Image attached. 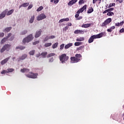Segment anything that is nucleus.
I'll list each match as a JSON object with an SVG mask.
<instances>
[{
	"label": "nucleus",
	"instance_id": "obj_1",
	"mask_svg": "<svg viewBox=\"0 0 124 124\" xmlns=\"http://www.w3.org/2000/svg\"><path fill=\"white\" fill-rule=\"evenodd\" d=\"M81 59H82V55L80 54H77L75 57H71L70 58V60L73 63L79 62L81 61Z\"/></svg>",
	"mask_w": 124,
	"mask_h": 124
},
{
	"label": "nucleus",
	"instance_id": "obj_2",
	"mask_svg": "<svg viewBox=\"0 0 124 124\" xmlns=\"http://www.w3.org/2000/svg\"><path fill=\"white\" fill-rule=\"evenodd\" d=\"M104 34L103 32H101L96 35H93L91 36V37L88 40V43H92L93 42L94 39H96L97 38H101L103 36Z\"/></svg>",
	"mask_w": 124,
	"mask_h": 124
},
{
	"label": "nucleus",
	"instance_id": "obj_3",
	"mask_svg": "<svg viewBox=\"0 0 124 124\" xmlns=\"http://www.w3.org/2000/svg\"><path fill=\"white\" fill-rule=\"evenodd\" d=\"M69 57L66 54L63 53L59 56V60L62 63H65L68 61Z\"/></svg>",
	"mask_w": 124,
	"mask_h": 124
},
{
	"label": "nucleus",
	"instance_id": "obj_4",
	"mask_svg": "<svg viewBox=\"0 0 124 124\" xmlns=\"http://www.w3.org/2000/svg\"><path fill=\"white\" fill-rule=\"evenodd\" d=\"M33 40V36H32V34H30L27 37L24 38L22 42L23 44H26V43H29V42H31V40Z\"/></svg>",
	"mask_w": 124,
	"mask_h": 124
},
{
	"label": "nucleus",
	"instance_id": "obj_5",
	"mask_svg": "<svg viewBox=\"0 0 124 124\" xmlns=\"http://www.w3.org/2000/svg\"><path fill=\"white\" fill-rule=\"evenodd\" d=\"M25 76L27 78H31V79H36L38 76V73H33L32 72H29V74H26Z\"/></svg>",
	"mask_w": 124,
	"mask_h": 124
},
{
	"label": "nucleus",
	"instance_id": "obj_6",
	"mask_svg": "<svg viewBox=\"0 0 124 124\" xmlns=\"http://www.w3.org/2000/svg\"><path fill=\"white\" fill-rule=\"evenodd\" d=\"M11 49V45L5 44L0 49V53H3L4 51H9Z\"/></svg>",
	"mask_w": 124,
	"mask_h": 124
},
{
	"label": "nucleus",
	"instance_id": "obj_7",
	"mask_svg": "<svg viewBox=\"0 0 124 124\" xmlns=\"http://www.w3.org/2000/svg\"><path fill=\"white\" fill-rule=\"evenodd\" d=\"M112 22V18H108L101 25V27H106L108 24H110V22Z\"/></svg>",
	"mask_w": 124,
	"mask_h": 124
},
{
	"label": "nucleus",
	"instance_id": "obj_8",
	"mask_svg": "<svg viewBox=\"0 0 124 124\" xmlns=\"http://www.w3.org/2000/svg\"><path fill=\"white\" fill-rule=\"evenodd\" d=\"M46 15L44 14H41L39 16L36 17V19L37 21H41L43 20V19H46Z\"/></svg>",
	"mask_w": 124,
	"mask_h": 124
},
{
	"label": "nucleus",
	"instance_id": "obj_9",
	"mask_svg": "<svg viewBox=\"0 0 124 124\" xmlns=\"http://www.w3.org/2000/svg\"><path fill=\"white\" fill-rule=\"evenodd\" d=\"M7 11H8V9H6L1 13L0 15V19H3V18L5 17L6 13H7Z\"/></svg>",
	"mask_w": 124,
	"mask_h": 124
},
{
	"label": "nucleus",
	"instance_id": "obj_10",
	"mask_svg": "<svg viewBox=\"0 0 124 124\" xmlns=\"http://www.w3.org/2000/svg\"><path fill=\"white\" fill-rule=\"evenodd\" d=\"M87 9V5H84L82 8L79 9L77 12V13H83L84 11Z\"/></svg>",
	"mask_w": 124,
	"mask_h": 124
},
{
	"label": "nucleus",
	"instance_id": "obj_11",
	"mask_svg": "<svg viewBox=\"0 0 124 124\" xmlns=\"http://www.w3.org/2000/svg\"><path fill=\"white\" fill-rule=\"evenodd\" d=\"M85 31L84 30H77L74 31L75 34H84Z\"/></svg>",
	"mask_w": 124,
	"mask_h": 124
},
{
	"label": "nucleus",
	"instance_id": "obj_12",
	"mask_svg": "<svg viewBox=\"0 0 124 124\" xmlns=\"http://www.w3.org/2000/svg\"><path fill=\"white\" fill-rule=\"evenodd\" d=\"M10 59V57H8L5 58L3 60H2L0 62V64H1V65H3V64H5V63H6V62H8Z\"/></svg>",
	"mask_w": 124,
	"mask_h": 124
},
{
	"label": "nucleus",
	"instance_id": "obj_13",
	"mask_svg": "<svg viewBox=\"0 0 124 124\" xmlns=\"http://www.w3.org/2000/svg\"><path fill=\"white\" fill-rule=\"evenodd\" d=\"M28 57V55L26 54H23L21 57H19V61H24Z\"/></svg>",
	"mask_w": 124,
	"mask_h": 124
},
{
	"label": "nucleus",
	"instance_id": "obj_14",
	"mask_svg": "<svg viewBox=\"0 0 124 124\" xmlns=\"http://www.w3.org/2000/svg\"><path fill=\"white\" fill-rule=\"evenodd\" d=\"M77 0H72L69 1V2L68 3V5H69V6H71V5H73L74 3H76V2H77Z\"/></svg>",
	"mask_w": 124,
	"mask_h": 124
},
{
	"label": "nucleus",
	"instance_id": "obj_15",
	"mask_svg": "<svg viewBox=\"0 0 124 124\" xmlns=\"http://www.w3.org/2000/svg\"><path fill=\"white\" fill-rule=\"evenodd\" d=\"M41 35V31H36L35 35V38H38L39 36Z\"/></svg>",
	"mask_w": 124,
	"mask_h": 124
},
{
	"label": "nucleus",
	"instance_id": "obj_16",
	"mask_svg": "<svg viewBox=\"0 0 124 124\" xmlns=\"http://www.w3.org/2000/svg\"><path fill=\"white\" fill-rule=\"evenodd\" d=\"M21 72H22V73H25V72H30V69H28V68H24L23 69H21L20 70Z\"/></svg>",
	"mask_w": 124,
	"mask_h": 124
},
{
	"label": "nucleus",
	"instance_id": "obj_17",
	"mask_svg": "<svg viewBox=\"0 0 124 124\" xmlns=\"http://www.w3.org/2000/svg\"><path fill=\"white\" fill-rule=\"evenodd\" d=\"M85 40V37H80L79 38H77L76 39V41L80 42L81 41H84Z\"/></svg>",
	"mask_w": 124,
	"mask_h": 124
},
{
	"label": "nucleus",
	"instance_id": "obj_18",
	"mask_svg": "<svg viewBox=\"0 0 124 124\" xmlns=\"http://www.w3.org/2000/svg\"><path fill=\"white\" fill-rule=\"evenodd\" d=\"M68 21H69V18H63L59 20V23H62V22H68Z\"/></svg>",
	"mask_w": 124,
	"mask_h": 124
},
{
	"label": "nucleus",
	"instance_id": "obj_19",
	"mask_svg": "<svg viewBox=\"0 0 124 124\" xmlns=\"http://www.w3.org/2000/svg\"><path fill=\"white\" fill-rule=\"evenodd\" d=\"M16 49H19V50H24V49H26V47L24 46H17L16 47Z\"/></svg>",
	"mask_w": 124,
	"mask_h": 124
},
{
	"label": "nucleus",
	"instance_id": "obj_20",
	"mask_svg": "<svg viewBox=\"0 0 124 124\" xmlns=\"http://www.w3.org/2000/svg\"><path fill=\"white\" fill-rule=\"evenodd\" d=\"M14 12V10L12 9L10 11H7V13L6 14L7 16H9V15H11Z\"/></svg>",
	"mask_w": 124,
	"mask_h": 124
},
{
	"label": "nucleus",
	"instance_id": "obj_21",
	"mask_svg": "<svg viewBox=\"0 0 124 124\" xmlns=\"http://www.w3.org/2000/svg\"><path fill=\"white\" fill-rule=\"evenodd\" d=\"M92 12H93V8L92 7H90L88 9V11H87V13L88 14H90L92 13Z\"/></svg>",
	"mask_w": 124,
	"mask_h": 124
},
{
	"label": "nucleus",
	"instance_id": "obj_22",
	"mask_svg": "<svg viewBox=\"0 0 124 124\" xmlns=\"http://www.w3.org/2000/svg\"><path fill=\"white\" fill-rule=\"evenodd\" d=\"M34 21V16H31V18L30 19L29 22L30 24H32L33 23V21Z\"/></svg>",
	"mask_w": 124,
	"mask_h": 124
},
{
	"label": "nucleus",
	"instance_id": "obj_23",
	"mask_svg": "<svg viewBox=\"0 0 124 124\" xmlns=\"http://www.w3.org/2000/svg\"><path fill=\"white\" fill-rule=\"evenodd\" d=\"M115 26H112L109 29H107V31H108V32H111L112 31V30H115Z\"/></svg>",
	"mask_w": 124,
	"mask_h": 124
},
{
	"label": "nucleus",
	"instance_id": "obj_24",
	"mask_svg": "<svg viewBox=\"0 0 124 124\" xmlns=\"http://www.w3.org/2000/svg\"><path fill=\"white\" fill-rule=\"evenodd\" d=\"M91 27V24H86L81 25L82 28H90Z\"/></svg>",
	"mask_w": 124,
	"mask_h": 124
},
{
	"label": "nucleus",
	"instance_id": "obj_25",
	"mask_svg": "<svg viewBox=\"0 0 124 124\" xmlns=\"http://www.w3.org/2000/svg\"><path fill=\"white\" fill-rule=\"evenodd\" d=\"M12 29V27H7V28H6L4 29V31H6V32H9V31H11Z\"/></svg>",
	"mask_w": 124,
	"mask_h": 124
},
{
	"label": "nucleus",
	"instance_id": "obj_26",
	"mask_svg": "<svg viewBox=\"0 0 124 124\" xmlns=\"http://www.w3.org/2000/svg\"><path fill=\"white\" fill-rule=\"evenodd\" d=\"M48 53L47 52H43L41 54V56H42L43 58H46Z\"/></svg>",
	"mask_w": 124,
	"mask_h": 124
},
{
	"label": "nucleus",
	"instance_id": "obj_27",
	"mask_svg": "<svg viewBox=\"0 0 124 124\" xmlns=\"http://www.w3.org/2000/svg\"><path fill=\"white\" fill-rule=\"evenodd\" d=\"M7 40V38H6V37L3 38L0 42V44H4V43H5V42H6Z\"/></svg>",
	"mask_w": 124,
	"mask_h": 124
},
{
	"label": "nucleus",
	"instance_id": "obj_28",
	"mask_svg": "<svg viewBox=\"0 0 124 124\" xmlns=\"http://www.w3.org/2000/svg\"><path fill=\"white\" fill-rule=\"evenodd\" d=\"M72 46V43H69L65 46V49H68L70 47Z\"/></svg>",
	"mask_w": 124,
	"mask_h": 124
},
{
	"label": "nucleus",
	"instance_id": "obj_29",
	"mask_svg": "<svg viewBox=\"0 0 124 124\" xmlns=\"http://www.w3.org/2000/svg\"><path fill=\"white\" fill-rule=\"evenodd\" d=\"M58 45H59V43H55L54 44L52 45V48L55 49V48H57V47H58Z\"/></svg>",
	"mask_w": 124,
	"mask_h": 124
},
{
	"label": "nucleus",
	"instance_id": "obj_30",
	"mask_svg": "<svg viewBox=\"0 0 124 124\" xmlns=\"http://www.w3.org/2000/svg\"><path fill=\"white\" fill-rule=\"evenodd\" d=\"M54 56H56V54L51 53L47 55V58H51V57H54Z\"/></svg>",
	"mask_w": 124,
	"mask_h": 124
},
{
	"label": "nucleus",
	"instance_id": "obj_31",
	"mask_svg": "<svg viewBox=\"0 0 124 124\" xmlns=\"http://www.w3.org/2000/svg\"><path fill=\"white\" fill-rule=\"evenodd\" d=\"M7 70V73H9L13 72V71H14V69H13V68H8Z\"/></svg>",
	"mask_w": 124,
	"mask_h": 124
},
{
	"label": "nucleus",
	"instance_id": "obj_32",
	"mask_svg": "<svg viewBox=\"0 0 124 124\" xmlns=\"http://www.w3.org/2000/svg\"><path fill=\"white\" fill-rule=\"evenodd\" d=\"M44 46L46 47H50V46H52V43H46L45 44Z\"/></svg>",
	"mask_w": 124,
	"mask_h": 124
},
{
	"label": "nucleus",
	"instance_id": "obj_33",
	"mask_svg": "<svg viewBox=\"0 0 124 124\" xmlns=\"http://www.w3.org/2000/svg\"><path fill=\"white\" fill-rule=\"evenodd\" d=\"M28 32V30H24L20 33L21 35H25Z\"/></svg>",
	"mask_w": 124,
	"mask_h": 124
},
{
	"label": "nucleus",
	"instance_id": "obj_34",
	"mask_svg": "<svg viewBox=\"0 0 124 124\" xmlns=\"http://www.w3.org/2000/svg\"><path fill=\"white\" fill-rule=\"evenodd\" d=\"M84 47L85 46H80L77 48V50L80 51L81 50H83V49H84Z\"/></svg>",
	"mask_w": 124,
	"mask_h": 124
},
{
	"label": "nucleus",
	"instance_id": "obj_35",
	"mask_svg": "<svg viewBox=\"0 0 124 124\" xmlns=\"http://www.w3.org/2000/svg\"><path fill=\"white\" fill-rule=\"evenodd\" d=\"M34 53H35V50H32L29 52V54L30 56H33L34 55Z\"/></svg>",
	"mask_w": 124,
	"mask_h": 124
},
{
	"label": "nucleus",
	"instance_id": "obj_36",
	"mask_svg": "<svg viewBox=\"0 0 124 124\" xmlns=\"http://www.w3.org/2000/svg\"><path fill=\"white\" fill-rule=\"evenodd\" d=\"M75 46H80V45H82V42H76L74 44Z\"/></svg>",
	"mask_w": 124,
	"mask_h": 124
},
{
	"label": "nucleus",
	"instance_id": "obj_37",
	"mask_svg": "<svg viewBox=\"0 0 124 124\" xmlns=\"http://www.w3.org/2000/svg\"><path fill=\"white\" fill-rule=\"evenodd\" d=\"M42 9H43V6H41L36 10V11L37 12H39V11H41V10H42Z\"/></svg>",
	"mask_w": 124,
	"mask_h": 124
},
{
	"label": "nucleus",
	"instance_id": "obj_38",
	"mask_svg": "<svg viewBox=\"0 0 124 124\" xmlns=\"http://www.w3.org/2000/svg\"><path fill=\"white\" fill-rule=\"evenodd\" d=\"M108 16H113L114 13L112 12H108L107 14Z\"/></svg>",
	"mask_w": 124,
	"mask_h": 124
},
{
	"label": "nucleus",
	"instance_id": "obj_39",
	"mask_svg": "<svg viewBox=\"0 0 124 124\" xmlns=\"http://www.w3.org/2000/svg\"><path fill=\"white\" fill-rule=\"evenodd\" d=\"M29 3H23L22 4L23 7H27V6H29Z\"/></svg>",
	"mask_w": 124,
	"mask_h": 124
},
{
	"label": "nucleus",
	"instance_id": "obj_40",
	"mask_svg": "<svg viewBox=\"0 0 124 124\" xmlns=\"http://www.w3.org/2000/svg\"><path fill=\"white\" fill-rule=\"evenodd\" d=\"M115 5H116V3H110L108 5V8H110V7H112V6H115Z\"/></svg>",
	"mask_w": 124,
	"mask_h": 124
},
{
	"label": "nucleus",
	"instance_id": "obj_41",
	"mask_svg": "<svg viewBox=\"0 0 124 124\" xmlns=\"http://www.w3.org/2000/svg\"><path fill=\"white\" fill-rule=\"evenodd\" d=\"M83 3H85L84 0H80L78 2V4L81 5V4H83Z\"/></svg>",
	"mask_w": 124,
	"mask_h": 124
},
{
	"label": "nucleus",
	"instance_id": "obj_42",
	"mask_svg": "<svg viewBox=\"0 0 124 124\" xmlns=\"http://www.w3.org/2000/svg\"><path fill=\"white\" fill-rule=\"evenodd\" d=\"M63 48H64V44H62L61 45H60V50H62V49H63Z\"/></svg>",
	"mask_w": 124,
	"mask_h": 124
},
{
	"label": "nucleus",
	"instance_id": "obj_43",
	"mask_svg": "<svg viewBox=\"0 0 124 124\" xmlns=\"http://www.w3.org/2000/svg\"><path fill=\"white\" fill-rule=\"evenodd\" d=\"M50 38H49V36H47L44 39V42H46V41H48Z\"/></svg>",
	"mask_w": 124,
	"mask_h": 124
},
{
	"label": "nucleus",
	"instance_id": "obj_44",
	"mask_svg": "<svg viewBox=\"0 0 124 124\" xmlns=\"http://www.w3.org/2000/svg\"><path fill=\"white\" fill-rule=\"evenodd\" d=\"M54 62V58L52 57L49 59V62Z\"/></svg>",
	"mask_w": 124,
	"mask_h": 124
},
{
	"label": "nucleus",
	"instance_id": "obj_45",
	"mask_svg": "<svg viewBox=\"0 0 124 124\" xmlns=\"http://www.w3.org/2000/svg\"><path fill=\"white\" fill-rule=\"evenodd\" d=\"M5 73H7V71L5 70H3L2 72H1V74H5Z\"/></svg>",
	"mask_w": 124,
	"mask_h": 124
},
{
	"label": "nucleus",
	"instance_id": "obj_46",
	"mask_svg": "<svg viewBox=\"0 0 124 124\" xmlns=\"http://www.w3.org/2000/svg\"><path fill=\"white\" fill-rule=\"evenodd\" d=\"M39 43V41H36L33 43V45H36V44H38Z\"/></svg>",
	"mask_w": 124,
	"mask_h": 124
},
{
	"label": "nucleus",
	"instance_id": "obj_47",
	"mask_svg": "<svg viewBox=\"0 0 124 124\" xmlns=\"http://www.w3.org/2000/svg\"><path fill=\"white\" fill-rule=\"evenodd\" d=\"M4 36V33L0 32V37H3Z\"/></svg>",
	"mask_w": 124,
	"mask_h": 124
},
{
	"label": "nucleus",
	"instance_id": "obj_48",
	"mask_svg": "<svg viewBox=\"0 0 124 124\" xmlns=\"http://www.w3.org/2000/svg\"><path fill=\"white\" fill-rule=\"evenodd\" d=\"M32 4H31L28 6V10H29V9H31V8H32Z\"/></svg>",
	"mask_w": 124,
	"mask_h": 124
},
{
	"label": "nucleus",
	"instance_id": "obj_49",
	"mask_svg": "<svg viewBox=\"0 0 124 124\" xmlns=\"http://www.w3.org/2000/svg\"><path fill=\"white\" fill-rule=\"evenodd\" d=\"M113 10H114L113 8H110L108 9V12H111V11H113Z\"/></svg>",
	"mask_w": 124,
	"mask_h": 124
},
{
	"label": "nucleus",
	"instance_id": "obj_50",
	"mask_svg": "<svg viewBox=\"0 0 124 124\" xmlns=\"http://www.w3.org/2000/svg\"><path fill=\"white\" fill-rule=\"evenodd\" d=\"M11 35H12V34H11V33H9L8 34L7 37H6V38H7V39L8 38H9V37H10V36H11Z\"/></svg>",
	"mask_w": 124,
	"mask_h": 124
},
{
	"label": "nucleus",
	"instance_id": "obj_51",
	"mask_svg": "<svg viewBox=\"0 0 124 124\" xmlns=\"http://www.w3.org/2000/svg\"><path fill=\"white\" fill-rule=\"evenodd\" d=\"M80 13H77L75 16V18H76V19L79 17V14Z\"/></svg>",
	"mask_w": 124,
	"mask_h": 124
},
{
	"label": "nucleus",
	"instance_id": "obj_52",
	"mask_svg": "<svg viewBox=\"0 0 124 124\" xmlns=\"http://www.w3.org/2000/svg\"><path fill=\"white\" fill-rule=\"evenodd\" d=\"M56 37L54 35H52L49 37V39H53V38H55Z\"/></svg>",
	"mask_w": 124,
	"mask_h": 124
},
{
	"label": "nucleus",
	"instance_id": "obj_53",
	"mask_svg": "<svg viewBox=\"0 0 124 124\" xmlns=\"http://www.w3.org/2000/svg\"><path fill=\"white\" fill-rule=\"evenodd\" d=\"M68 26H66L64 28H63V31H66L67 30H68Z\"/></svg>",
	"mask_w": 124,
	"mask_h": 124
},
{
	"label": "nucleus",
	"instance_id": "obj_54",
	"mask_svg": "<svg viewBox=\"0 0 124 124\" xmlns=\"http://www.w3.org/2000/svg\"><path fill=\"white\" fill-rule=\"evenodd\" d=\"M81 19H83L82 16H78V18L76 19V20H81Z\"/></svg>",
	"mask_w": 124,
	"mask_h": 124
},
{
	"label": "nucleus",
	"instance_id": "obj_55",
	"mask_svg": "<svg viewBox=\"0 0 124 124\" xmlns=\"http://www.w3.org/2000/svg\"><path fill=\"white\" fill-rule=\"evenodd\" d=\"M41 56V54L40 53H39L36 55V58H39V57H40Z\"/></svg>",
	"mask_w": 124,
	"mask_h": 124
},
{
	"label": "nucleus",
	"instance_id": "obj_56",
	"mask_svg": "<svg viewBox=\"0 0 124 124\" xmlns=\"http://www.w3.org/2000/svg\"><path fill=\"white\" fill-rule=\"evenodd\" d=\"M60 1V0H54V3L56 4V3H58Z\"/></svg>",
	"mask_w": 124,
	"mask_h": 124
},
{
	"label": "nucleus",
	"instance_id": "obj_57",
	"mask_svg": "<svg viewBox=\"0 0 124 124\" xmlns=\"http://www.w3.org/2000/svg\"><path fill=\"white\" fill-rule=\"evenodd\" d=\"M120 32H124V29L122 28L121 30H120Z\"/></svg>",
	"mask_w": 124,
	"mask_h": 124
},
{
	"label": "nucleus",
	"instance_id": "obj_58",
	"mask_svg": "<svg viewBox=\"0 0 124 124\" xmlns=\"http://www.w3.org/2000/svg\"><path fill=\"white\" fill-rule=\"evenodd\" d=\"M107 12H109L108 11V10H105V11H104V12H103V14H105V13H107Z\"/></svg>",
	"mask_w": 124,
	"mask_h": 124
},
{
	"label": "nucleus",
	"instance_id": "obj_59",
	"mask_svg": "<svg viewBox=\"0 0 124 124\" xmlns=\"http://www.w3.org/2000/svg\"><path fill=\"white\" fill-rule=\"evenodd\" d=\"M97 0H93V4H94V3H96V1H97Z\"/></svg>",
	"mask_w": 124,
	"mask_h": 124
},
{
	"label": "nucleus",
	"instance_id": "obj_60",
	"mask_svg": "<svg viewBox=\"0 0 124 124\" xmlns=\"http://www.w3.org/2000/svg\"><path fill=\"white\" fill-rule=\"evenodd\" d=\"M115 26L116 27H120V23H116Z\"/></svg>",
	"mask_w": 124,
	"mask_h": 124
},
{
	"label": "nucleus",
	"instance_id": "obj_61",
	"mask_svg": "<svg viewBox=\"0 0 124 124\" xmlns=\"http://www.w3.org/2000/svg\"><path fill=\"white\" fill-rule=\"evenodd\" d=\"M117 1H119L120 3H122L123 2L124 0H116Z\"/></svg>",
	"mask_w": 124,
	"mask_h": 124
},
{
	"label": "nucleus",
	"instance_id": "obj_62",
	"mask_svg": "<svg viewBox=\"0 0 124 124\" xmlns=\"http://www.w3.org/2000/svg\"><path fill=\"white\" fill-rule=\"evenodd\" d=\"M124 24V21H122V22H121L120 23V25L121 26H123Z\"/></svg>",
	"mask_w": 124,
	"mask_h": 124
},
{
	"label": "nucleus",
	"instance_id": "obj_63",
	"mask_svg": "<svg viewBox=\"0 0 124 124\" xmlns=\"http://www.w3.org/2000/svg\"><path fill=\"white\" fill-rule=\"evenodd\" d=\"M68 26L69 27H71V26H72V24H71V23H68Z\"/></svg>",
	"mask_w": 124,
	"mask_h": 124
},
{
	"label": "nucleus",
	"instance_id": "obj_64",
	"mask_svg": "<svg viewBox=\"0 0 124 124\" xmlns=\"http://www.w3.org/2000/svg\"><path fill=\"white\" fill-rule=\"evenodd\" d=\"M21 7H23L22 4L19 6V8H21Z\"/></svg>",
	"mask_w": 124,
	"mask_h": 124
}]
</instances>
